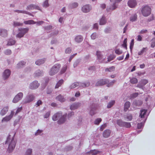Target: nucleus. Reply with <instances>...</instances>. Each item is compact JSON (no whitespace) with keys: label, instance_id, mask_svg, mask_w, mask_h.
<instances>
[{"label":"nucleus","instance_id":"58","mask_svg":"<svg viewBox=\"0 0 155 155\" xmlns=\"http://www.w3.org/2000/svg\"><path fill=\"white\" fill-rule=\"evenodd\" d=\"M143 125L144 123H143V122L138 123L137 124V128L138 129H140L142 127H143Z\"/></svg>","mask_w":155,"mask_h":155},{"label":"nucleus","instance_id":"54","mask_svg":"<svg viewBox=\"0 0 155 155\" xmlns=\"http://www.w3.org/2000/svg\"><path fill=\"white\" fill-rule=\"evenodd\" d=\"M71 51V49L70 48H67L65 51V52L66 54H70Z\"/></svg>","mask_w":155,"mask_h":155},{"label":"nucleus","instance_id":"37","mask_svg":"<svg viewBox=\"0 0 155 155\" xmlns=\"http://www.w3.org/2000/svg\"><path fill=\"white\" fill-rule=\"evenodd\" d=\"M137 18V16L136 14L132 15L130 18V21L133 22L136 20Z\"/></svg>","mask_w":155,"mask_h":155},{"label":"nucleus","instance_id":"44","mask_svg":"<svg viewBox=\"0 0 155 155\" xmlns=\"http://www.w3.org/2000/svg\"><path fill=\"white\" fill-rule=\"evenodd\" d=\"M115 57V56L114 55L110 54V56L107 58V61L108 62L110 61L113 60Z\"/></svg>","mask_w":155,"mask_h":155},{"label":"nucleus","instance_id":"5","mask_svg":"<svg viewBox=\"0 0 155 155\" xmlns=\"http://www.w3.org/2000/svg\"><path fill=\"white\" fill-rule=\"evenodd\" d=\"M104 52L100 51H97L96 52L97 59L99 63H105L107 62L106 61H105V58L104 57Z\"/></svg>","mask_w":155,"mask_h":155},{"label":"nucleus","instance_id":"32","mask_svg":"<svg viewBox=\"0 0 155 155\" xmlns=\"http://www.w3.org/2000/svg\"><path fill=\"white\" fill-rule=\"evenodd\" d=\"M63 82L64 81L63 79H61L60 80H59L56 85L55 86V88H58L59 87L61 86L62 84L63 83Z\"/></svg>","mask_w":155,"mask_h":155},{"label":"nucleus","instance_id":"41","mask_svg":"<svg viewBox=\"0 0 155 155\" xmlns=\"http://www.w3.org/2000/svg\"><path fill=\"white\" fill-rule=\"evenodd\" d=\"M133 103L136 106H140L142 104V102L140 101H135Z\"/></svg>","mask_w":155,"mask_h":155},{"label":"nucleus","instance_id":"60","mask_svg":"<svg viewBox=\"0 0 155 155\" xmlns=\"http://www.w3.org/2000/svg\"><path fill=\"white\" fill-rule=\"evenodd\" d=\"M58 33V31L55 30L53 32L51 33V36H56L57 35Z\"/></svg>","mask_w":155,"mask_h":155},{"label":"nucleus","instance_id":"13","mask_svg":"<svg viewBox=\"0 0 155 155\" xmlns=\"http://www.w3.org/2000/svg\"><path fill=\"white\" fill-rule=\"evenodd\" d=\"M40 84L37 81H35L31 83L29 86V88L31 89L37 88L39 86Z\"/></svg>","mask_w":155,"mask_h":155},{"label":"nucleus","instance_id":"7","mask_svg":"<svg viewBox=\"0 0 155 155\" xmlns=\"http://www.w3.org/2000/svg\"><path fill=\"white\" fill-rule=\"evenodd\" d=\"M110 1L111 2V5L107 7L106 10L107 12L115 9L116 7V0H110Z\"/></svg>","mask_w":155,"mask_h":155},{"label":"nucleus","instance_id":"53","mask_svg":"<svg viewBox=\"0 0 155 155\" xmlns=\"http://www.w3.org/2000/svg\"><path fill=\"white\" fill-rule=\"evenodd\" d=\"M151 41L152 42L151 43V47L153 48L155 47V38H152Z\"/></svg>","mask_w":155,"mask_h":155},{"label":"nucleus","instance_id":"36","mask_svg":"<svg viewBox=\"0 0 155 155\" xmlns=\"http://www.w3.org/2000/svg\"><path fill=\"white\" fill-rule=\"evenodd\" d=\"M23 23H21L19 22L14 21L13 22V25L14 27H15L17 26H20L23 25Z\"/></svg>","mask_w":155,"mask_h":155},{"label":"nucleus","instance_id":"22","mask_svg":"<svg viewBox=\"0 0 155 155\" xmlns=\"http://www.w3.org/2000/svg\"><path fill=\"white\" fill-rule=\"evenodd\" d=\"M83 39V36L81 35H78L76 36L74 38L75 41L77 43L81 42Z\"/></svg>","mask_w":155,"mask_h":155},{"label":"nucleus","instance_id":"50","mask_svg":"<svg viewBox=\"0 0 155 155\" xmlns=\"http://www.w3.org/2000/svg\"><path fill=\"white\" fill-rule=\"evenodd\" d=\"M4 53L6 55H9L11 54L12 51L9 49H7L4 51Z\"/></svg>","mask_w":155,"mask_h":155},{"label":"nucleus","instance_id":"6","mask_svg":"<svg viewBox=\"0 0 155 155\" xmlns=\"http://www.w3.org/2000/svg\"><path fill=\"white\" fill-rule=\"evenodd\" d=\"M61 66V65L59 64H57L54 65L50 69L49 74L52 76L56 74L58 71Z\"/></svg>","mask_w":155,"mask_h":155},{"label":"nucleus","instance_id":"3","mask_svg":"<svg viewBox=\"0 0 155 155\" xmlns=\"http://www.w3.org/2000/svg\"><path fill=\"white\" fill-rule=\"evenodd\" d=\"M142 15L144 17H147L150 15L151 9L150 7L147 5L143 7L141 10Z\"/></svg>","mask_w":155,"mask_h":155},{"label":"nucleus","instance_id":"25","mask_svg":"<svg viewBox=\"0 0 155 155\" xmlns=\"http://www.w3.org/2000/svg\"><path fill=\"white\" fill-rule=\"evenodd\" d=\"M99 151L97 150H91L89 152L87 153L86 155H95L99 153Z\"/></svg>","mask_w":155,"mask_h":155},{"label":"nucleus","instance_id":"11","mask_svg":"<svg viewBox=\"0 0 155 155\" xmlns=\"http://www.w3.org/2000/svg\"><path fill=\"white\" fill-rule=\"evenodd\" d=\"M148 81L145 79H141L137 84V87L143 89L144 86L148 83Z\"/></svg>","mask_w":155,"mask_h":155},{"label":"nucleus","instance_id":"18","mask_svg":"<svg viewBox=\"0 0 155 155\" xmlns=\"http://www.w3.org/2000/svg\"><path fill=\"white\" fill-rule=\"evenodd\" d=\"M90 85L89 81H87L84 83L80 82V87L84 88L89 87Z\"/></svg>","mask_w":155,"mask_h":155},{"label":"nucleus","instance_id":"19","mask_svg":"<svg viewBox=\"0 0 155 155\" xmlns=\"http://www.w3.org/2000/svg\"><path fill=\"white\" fill-rule=\"evenodd\" d=\"M7 31L6 30L4 29L0 28V36L4 37H5L7 36Z\"/></svg>","mask_w":155,"mask_h":155},{"label":"nucleus","instance_id":"30","mask_svg":"<svg viewBox=\"0 0 155 155\" xmlns=\"http://www.w3.org/2000/svg\"><path fill=\"white\" fill-rule=\"evenodd\" d=\"M26 62L24 61H21L17 64V67L18 68H20L24 66Z\"/></svg>","mask_w":155,"mask_h":155},{"label":"nucleus","instance_id":"51","mask_svg":"<svg viewBox=\"0 0 155 155\" xmlns=\"http://www.w3.org/2000/svg\"><path fill=\"white\" fill-rule=\"evenodd\" d=\"M43 131V130L39 129L37 130V131L35 133V135L36 136H37L39 135H41L42 134Z\"/></svg>","mask_w":155,"mask_h":155},{"label":"nucleus","instance_id":"29","mask_svg":"<svg viewBox=\"0 0 155 155\" xmlns=\"http://www.w3.org/2000/svg\"><path fill=\"white\" fill-rule=\"evenodd\" d=\"M80 87V82H76L72 84L69 87L70 89L75 88L76 87L79 86Z\"/></svg>","mask_w":155,"mask_h":155},{"label":"nucleus","instance_id":"56","mask_svg":"<svg viewBox=\"0 0 155 155\" xmlns=\"http://www.w3.org/2000/svg\"><path fill=\"white\" fill-rule=\"evenodd\" d=\"M111 31L110 28H107L105 29L104 30V32L106 33H109Z\"/></svg>","mask_w":155,"mask_h":155},{"label":"nucleus","instance_id":"28","mask_svg":"<svg viewBox=\"0 0 155 155\" xmlns=\"http://www.w3.org/2000/svg\"><path fill=\"white\" fill-rule=\"evenodd\" d=\"M78 6V4L77 2H73L70 4L68 6L69 8H76Z\"/></svg>","mask_w":155,"mask_h":155},{"label":"nucleus","instance_id":"24","mask_svg":"<svg viewBox=\"0 0 155 155\" xmlns=\"http://www.w3.org/2000/svg\"><path fill=\"white\" fill-rule=\"evenodd\" d=\"M147 110L143 109L140 110V114L139 117L141 118L144 117V116L147 112Z\"/></svg>","mask_w":155,"mask_h":155},{"label":"nucleus","instance_id":"49","mask_svg":"<svg viewBox=\"0 0 155 155\" xmlns=\"http://www.w3.org/2000/svg\"><path fill=\"white\" fill-rule=\"evenodd\" d=\"M49 5L48 3V0H45L43 4V7L45 8H47L48 7Z\"/></svg>","mask_w":155,"mask_h":155},{"label":"nucleus","instance_id":"64","mask_svg":"<svg viewBox=\"0 0 155 155\" xmlns=\"http://www.w3.org/2000/svg\"><path fill=\"white\" fill-rule=\"evenodd\" d=\"M96 114V112L94 109H91L90 111V114L91 115L93 116Z\"/></svg>","mask_w":155,"mask_h":155},{"label":"nucleus","instance_id":"9","mask_svg":"<svg viewBox=\"0 0 155 155\" xmlns=\"http://www.w3.org/2000/svg\"><path fill=\"white\" fill-rule=\"evenodd\" d=\"M109 81L107 79H101L99 80L95 84V86H102L109 83Z\"/></svg>","mask_w":155,"mask_h":155},{"label":"nucleus","instance_id":"16","mask_svg":"<svg viewBox=\"0 0 155 155\" xmlns=\"http://www.w3.org/2000/svg\"><path fill=\"white\" fill-rule=\"evenodd\" d=\"M46 60L47 59L45 58L39 59L35 61V64L36 65L39 66L44 64Z\"/></svg>","mask_w":155,"mask_h":155},{"label":"nucleus","instance_id":"35","mask_svg":"<svg viewBox=\"0 0 155 155\" xmlns=\"http://www.w3.org/2000/svg\"><path fill=\"white\" fill-rule=\"evenodd\" d=\"M130 82L131 84H137L138 82L137 79L135 78H133L130 79Z\"/></svg>","mask_w":155,"mask_h":155},{"label":"nucleus","instance_id":"48","mask_svg":"<svg viewBox=\"0 0 155 155\" xmlns=\"http://www.w3.org/2000/svg\"><path fill=\"white\" fill-rule=\"evenodd\" d=\"M97 34L96 32L93 33L91 35V38L92 39L94 40L97 37Z\"/></svg>","mask_w":155,"mask_h":155},{"label":"nucleus","instance_id":"17","mask_svg":"<svg viewBox=\"0 0 155 155\" xmlns=\"http://www.w3.org/2000/svg\"><path fill=\"white\" fill-rule=\"evenodd\" d=\"M127 4L131 8L134 7L137 5V2L135 0H129Z\"/></svg>","mask_w":155,"mask_h":155},{"label":"nucleus","instance_id":"45","mask_svg":"<svg viewBox=\"0 0 155 155\" xmlns=\"http://www.w3.org/2000/svg\"><path fill=\"white\" fill-rule=\"evenodd\" d=\"M115 101H111L109 102L107 105V108H110L114 104Z\"/></svg>","mask_w":155,"mask_h":155},{"label":"nucleus","instance_id":"14","mask_svg":"<svg viewBox=\"0 0 155 155\" xmlns=\"http://www.w3.org/2000/svg\"><path fill=\"white\" fill-rule=\"evenodd\" d=\"M92 9L91 6L89 5H86L83 6L81 8L82 11L84 13H87Z\"/></svg>","mask_w":155,"mask_h":155},{"label":"nucleus","instance_id":"59","mask_svg":"<svg viewBox=\"0 0 155 155\" xmlns=\"http://www.w3.org/2000/svg\"><path fill=\"white\" fill-rule=\"evenodd\" d=\"M57 100H58L60 102H62L65 100L64 97H56Z\"/></svg>","mask_w":155,"mask_h":155},{"label":"nucleus","instance_id":"8","mask_svg":"<svg viewBox=\"0 0 155 155\" xmlns=\"http://www.w3.org/2000/svg\"><path fill=\"white\" fill-rule=\"evenodd\" d=\"M117 124L120 126L124 127L126 128H130L131 127L130 123L124 122L120 120H117Z\"/></svg>","mask_w":155,"mask_h":155},{"label":"nucleus","instance_id":"62","mask_svg":"<svg viewBox=\"0 0 155 155\" xmlns=\"http://www.w3.org/2000/svg\"><path fill=\"white\" fill-rule=\"evenodd\" d=\"M134 39H132L131 41V43L130 45V49H131L134 46Z\"/></svg>","mask_w":155,"mask_h":155},{"label":"nucleus","instance_id":"21","mask_svg":"<svg viewBox=\"0 0 155 155\" xmlns=\"http://www.w3.org/2000/svg\"><path fill=\"white\" fill-rule=\"evenodd\" d=\"M14 12H17L18 13H21L23 14H25L27 15H28L30 16H33V15H32L31 13H30V12L25 11H23V10H15L14 11Z\"/></svg>","mask_w":155,"mask_h":155},{"label":"nucleus","instance_id":"38","mask_svg":"<svg viewBox=\"0 0 155 155\" xmlns=\"http://www.w3.org/2000/svg\"><path fill=\"white\" fill-rule=\"evenodd\" d=\"M125 118L127 120L130 121L133 118V116L132 114H128L125 117Z\"/></svg>","mask_w":155,"mask_h":155},{"label":"nucleus","instance_id":"26","mask_svg":"<svg viewBox=\"0 0 155 155\" xmlns=\"http://www.w3.org/2000/svg\"><path fill=\"white\" fill-rule=\"evenodd\" d=\"M8 107H4L0 112V114L2 116L5 115L8 111Z\"/></svg>","mask_w":155,"mask_h":155},{"label":"nucleus","instance_id":"63","mask_svg":"<svg viewBox=\"0 0 155 155\" xmlns=\"http://www.w3.org/2000/svg\"><path fill=\"white\" fill-rule=\"evenodd\" d=\"M20 97H14V98L13 100V102L16 103L17 102L20 100Z\"/></svg>","mask_w":155,"mask_h":155},{"label":"nucleus","instance_id":"40","mask_svg":"<svg viewBox=\"0 0 155 155\" xmlns=\"http://www.w3.org/2000/svg\"><path fill=\"white\" fill-rule=\"evenodd\" d=\"M15 43V41L13 39L10 40L8 42L7 45H14Z\"/></svg>","mask_w":155,"mask_h":155},{"label":"nucleus","instance_id":"33","mask_svg":"<svg viewBox=\"0 0 155 155\" xmlns=\"http://www.w3.org/2000/svg\"><path fill=\"white\" fill-rule=\"evenodd\" d=\"M106 22V20L105 19V18L104 16H103L100 20V25H104L105 24Z\"/></svg>","mask_w":155,"mask_h":155},{"label":"nucleus","instance_id":"27","mask_svg":"<svg viewBox=\"0 0 155 155\" xmlns=\"http://www.w3.org/2000/svg\"><path fill=\"white\" fill-rule=\"evenodd\" d=\"M42 71L40 70H38L35 71V77H39L42 75Z\"/></svg>","mask_w":155,"mask_h":155},{"label":"nucleus","instance_id":"34","mask_svg":"<svg viewBox=\"0 0 155 155\" xmlns=\"http://www.w3.org/2000/svg\"><path fill=\"white\" fill-rule=\"evenodd\" d=\"M24 23L25 25H31L35 24V21L33 20L25 21H24Z\"/></svg>","mask_w":155,"mask_h":155},{"label":"nucleus","instance_id":"2","mask_svg":"<svg viewBox=\"0 0 155 155\" xmlns=\"http://www.w3.org/2000/svg\"><path fill=\"white\" fill-rule=\"evenodd\" d=\"M67 114H62L61 112H58L55 114L52 117V120L54 121L58 120V123L59 124L64 123L67 120Z\"/></svg>","mask_w":155,"mask_h":155},{"label":"nucleus","instance_id":"42","mask_svg":"<svg viewBox=\"0 0 155 155\" xmlns=\"http://www.w3.org/2000/svg\"><path fill=\"white\" fill-rule=\"evenodd\" d=\"M81 62V60L80 59H78L75 61L73 64V66L74 68H75Z\"/></svg>","mask_w":155,"mask_h":155},{"label":"nucleus","instance_id":"43","mask_svg":"<svg viewBox=\"0 0 155 155\" xmlns=\"http://www.w3.org/2000/svg\"><path fill=\"white\" fill-rule=\"evenodd\" d=\"M147 50V48H143L142 50L138 52V55H141L143 54L144 52H146V51Z\"/></svg>","mask_w":155,"mask_h":155},{"label":"nucleus","instance_id":"1","mask_svg":"<svg viewBox=\"0 0 155 155\" xmlns=\"http://www.w3.org/2000/svg\"><path fill=\"white\" fill-rule=\"evenodd\" d=\"M15 134V132L10 133L7 138L6 143L9 144L8 150L9 152H12L15 147L16 141L14 138Z\"/></svg>","mask_w":155,"mask_h":155},{"label":"nucleus","instance_id":"46","mask_svg":"<svg viewBox=\"0 0 155 155\" xmlns=\"http://www.w3.org/2000/svg\"><path fill=\"white\" fill-rule=\"evenodd\" d=\"M67 69V66L66 65L64 66L62 68L60 73L61 74H62L64 73L66 71Z\"/></svg>","mask_w":155,"mask_h":155},{"label":"nucleus","instance_id":"61","mask_svg":"<svg viewBox=\"0 0 155 155\" xmlns=\"http://www.w3.org/2000/svg\"><path fill=\"white\" fill-rule=\"evenodd\" d=\"M44 22L42 21H38L35 22V24H36L37 25H40L43 24L44 23Z\"/></svg>","mask_w":155,"mask_h":155},{"label":"nucleus","instance_id":"15","mask_svg":"<svg viewBox=\"0 0 155 155\" xmlns=\"http://www.w3.org/2000/svg\"><path fill=\"white\" fill-rule=\"evenodd\" d=\"M34 9L40 10V9L38 6L34 4L29 5H28L26 8V9L27 10H31Z\"/></svg>","mask_w":155,"mask_h":155},{"label":"nucleus","instance_id":"55","mask_svg":"<svg viewBox=\"0 0 155 155\" xmlns=\"http://www.w3.org/2000/svg\"><path fill=\"white\" fill-rule=\"evenodd\" d=\"M52 26L51 25H49L44 27L45 29L47 31H49L52 29Z\"/></svg>","mask_w":155,"mask_h":155},{"label":"nucleus","instance_id":"12","mask_svg":"<svg viewBox=\"0 0 155 155\" xmlns=\"http://www.w3.org/2000/svg\"><path fill=\"white\" fill-rule=\"evenodd\" d=\"M11 74V71L9 69H6L4 71L3 75V79L5 80L7 79Z\"/></svg>","mask_w":155,"mask_h":155},{"label":"nucleus","instance_id":"52","mask_svg":"<svg viewBox=\"0 0 155 155\" xmlns=\"http://www.w3.org/2000/svg\"><path fill=\"white\" fill-rule=\"evenodd\" d=\"M32 152V150L31 149L29 148L26 151V155H31Z\"/></svg>","mask_w":155,"mask_h":155},{"label":"nucleus","instance_id":"10","mask_svg":"<svg viewBox=\"0 0 155 155\" xmlns=\"http://www.w3.org/2000/svg\"><path fill=\"white\" fill-rule=\"evenodd\" d=\"M14 113L15 112L13 111H12L9 115L3 118L2 122V123L10 121L13 117Z\"/></svg>","mask_w":155,"mask_h":155},{"label":"nucleus","instance_id":"20","mask_svg":"<svg viewBox=\"0 0 155 155\" xmlns=\"http://www.w3.org/2000/svg\"><path fill=\"white\" fill-rule=\"evenodd\" d=\"M80 106V104L79 103H74L71 105L70 107V109L71 110H74Z\"/></svg>","mask_w":155,"mask_h":155},{"label":"nucleus","instance_id":"31","mask_svg":"<svg viewBox=\"0 0 155 155\" xmlns=\"http://www.w3.org/2000/svg\"><path fill=\"white\" fill-rule=\"evenodd\" d=\"M130 105V103L128 101H127L124 104V110L126 111L128 109Z\"/></svg>","mask_w":155,"mask_h":155},{"label":"nucleus","instance_id":"39","mask_svg":"<svg viewBox=\"0 0 155 155\" xmlns=\"http://www.w3.org/2000/svg\"><path fill=\"white\" fill-rule=\"evenodd\" d=\"M115 69V68L114 66L110 67L109 68H106L105 69V71L106 72H112L114 71Z\"/></svg>","mask_w":155,"mask_h":155},{"label":"nucleus","instance_id":"47","mask_svg":"<svg viewBox=\"0 0 155 155\" xmlns=\"http://www.w3.org/2000/svg\"><path fill=\"white\" fill-rule=\"evenodd\" d=\"M101 120V118H98L95 120L94 121V124L96 125H98Z\"/></svg>","mask_w":155,"mask_h":155},{"label":"nucleus","instance_id":"4","mask_svg":"<svg viewBox=\"0 0 155 155\" xmlns=\"http://www.w3.org/2000/svg\"><path fill=\"white\" fill-rule=\"evenodd\" d=\"M19 32L16 35V37L19 38H21L24 37L26 33L28 32L29 31V28H20L18 29Z\"/></svg>","mask_w":155,"mask_h":155},{"label":"nucleus","instance_id":"23","mask_svg":"<svg viewBox=\"0 0 155 155\" xmlns=\"http://www.w3.org/2000/svg\"><path fill=\"white\" fill-rule=\"evenodd\" d=\"M111 132L110 130H107L104 131L103 133V136L104 137H108L110 135Z\"/></svg>","mask_w":155,"mask_h":155},{"label":"nucleus","instance_id":"57","mask_svg":"<svg viewBox=\"0 0 155 155\" xmlns=\"http://www.w3.org/2000/svg\"><path fill=\"white\" fill-rule=\"evenodd\" d=\"M50 112L48 111L44 115V117L45 118H48L50 115Z\"/></svg>","mask_w":155,"mask_h":155}]
</instances>
